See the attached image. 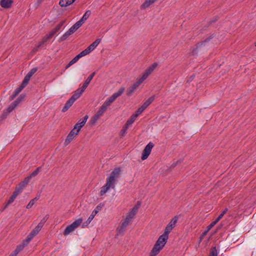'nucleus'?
I'll return each mask as SVG.
<instances>
[{
  "label": "nucleus",
  "mask_w": 256,
  "mask_h": 256,
  "mask_svg": "<svg viewBox=\"0 0 256 256\" xmlns=\"http://www.w3.org/2000/svg\"><path fill=\"white\" fill-rule=\"evenodd\" d=\"M82 218H79L74 221L72 224L67 226L64 232V234L67 236L70 233L73 232L82 223Z\"/></svg>",
  "instance_id": "obj_1"
},
{
  "label": "nucleus",
  "mask_w": 256,
  "mask_h": 256,
  "mask_svg": "<svg viewBox=\"0 0 256 256\" xmlns=\"http://www.w3.org/2000/svg\"><path fill=\"white\" fill-rule=\"evenodd\" d=\"M121 170L120 168H114L111 172L110 176L106 178V181H108L115 185L116 179L120 176Z\"/></svg>",
  "instance_id": "obj_2"
},
{
  "label": "nucleus",
  "mask_w": 256,
  "mask_h": 256,
  "mask_svg": "<svg viewBox=\"0 0 256 256\" xmlns=\"http://www.w3.org/2000/svg\"><path fill=\"white\" fill-rule=\"evenodd\" d=\"M106 109L104 106H102L97 111L96 114L93 116L90 119V122L92 124H94L96 121L100 119V118L106 112Z\"/></svg>",
  "instance_id": "obj_3"
},
{
  "label": "nucleus",
  "mask_w": 256,
  "mask_h": 256,
  "mask_svg": "<svg viewBox=\"0 0 256 256\" xmlns=\"http://www.w3.org/2000/svg\"><path fill=\"white\" fill-rule=\"evenodd\" d=\"M154 146V144L152 142H150L146 146L142 152V156L141 157L142 160H145L148 158Z\"/></svg>",
  "instance_id": "obj_4"
},
{
  "label": "nucleus",
  "mask_w": 256,
  "mask_h": 256,
  "mask_svg": "<svg viewBox=\"0 0 256 256\" xmlns=\"http://www.w3.org/2000/svg\"><path fill=\"white\" fill-rule=\"evenodd\" d=\"M80 131L77 129L74 128L70 132L68 136H67L64 145L67 146L69 144L70 142L78 134Z\"/></svg>",
  "instance_id": "obj_5"
},
{
  "label": "nucleus",
  "mask_w": 256,
  "mask_h": 256,
  "mask_svg": "<svg viewBox=\"0 0 256 256\" xmlns=\"http://www.w3.org/2000/svg\"><path fill=\"white\" fill-rule=\"evenodd\" d=\"M132 221V220H130L129 218L126 216L125 220L122 222L120 227L118 228V232L120 234L123 233L125 228L129 225Z\"/></svg>",
  "instance_id": "obj_6"
},
{
  "label": "nucleus",
  "mask_w": 256,
  "mask_h": 256,
  "mask_svg": "<svg viewBox=\"0 0 256 256\" xmlns=\"http://www.w3.org/2000/svg\"><path fill=\"white\" fill-rule=\"evenodd\" d=\"M88 118V115L85 116L82 119H80L78 121V122L75 124L74 128L80 131L82 128L86 124Z\"/></svg>",
  "instance_id": "obj_7"
},
{
  "label": "nucleus",
  "mask_w": 256,
  "mask_h": 256,
  "mask_svg": "<svg viewBox=\"0 0 256 256\" xmlns=\"http://www.w3.org/2000/svg\"><path fill=\"white\" fill-rule=\"evenodd\" d=\"M115 187V185L112 184L108 181H106V182L105 185L102 187L100 190V194L103 196L104 194L110 188H114Z\"/></svg>",
  "instance_id": "obj_8"
},
{
  "label": "nucleus",
  "mask_w": 256,
  "mask_h": 256,
  "mask_svg": "<svg viewBox=\"0 0 256 256\" xmlns=\"http://www.w3.org/2000/svg\"><path fill=\"white\" fill-rule=\"evenodd\" d=\"M140 83L137 80L134 84L130 86L126 90V94L128 96H131L133 92L138 88L140 85Z\"/></svg>",
  "instance_id": "obj_9"
},
{
  "label": "nucleus",
  "mask_w": 256,
  "mask_h": 256,
  "mask_svg": "<svg viewBox=\"0 0 256 256\" xmlns=\"http://www.w3.org/2000/svg\"><path fill=\"white\" fill-rule=\"evenodd\" d=\"M168 238L163 236L161 235L157 241L156 242V244L160 246L162 248H163L164 245L166 244Z\"/></svg>",
  "instance_id": "obj_10"
},
{
  "label": "nucleus",
  "mask_w": 256,
  "mask_h": 256,
  "mask_svg": "<svg viewBox=\"0 0 256 256\" xmlns=\"http://www.w3.org/2000/svg\"><path fill=\"white\" fill-rule=\"evenodd\" d=\"M84 90L82 87L80 88L77 89L70 98L76 101L81 96Z\"/></svg>",
  "instance_id": "obj_11"
},
{
  "label": "nucleus",
  "mask_w": 256,
  "mask_h": 256,
  "mask_svg": "<svg viewBox=\"0 0 256 256\" xmlns=\"http://www.w3.org/2000/svg\"><path fill=\"white\" fill-rule=\"evenodd\" d=\"M98 212V210H93L90 215V216L88 217V218L87 220L82 224V227L86 226H88L92 222V220H93V218L96 214Z\"/></svg>",
  "instance_id": "obj_12"
},
{
  "label": "nucleus",
  "mask_w": 256,
  "mask_h": 256,
  "mask_svg": "<svg viewBox=\"0 0 256 256\" xmlns=\"http://www.w3.org/2000/svg\"><path fill=\"white\" fill-rule=\"evenodd\" d=\"M162 248L160 246L155 244L150 252V256H156Z\"/></svg>",
  "instance_id": "obj_13"
},
{
  "label": "nucleus",
  "mask_w": 256,
  "mask_h": 256,
  "mask_svg": "<svg viewBox=\"0 0 256 256\" xmlns=\"http://www.w3.org/2000/svg\"><path fill=\"white\" fill-rule=\"evenodd\" d=\"M75 102L74 100L71 98L66 102L64 106L62 108V111L64 112H66L68 108L73 104L74 102Z\"/></svg>",
  "instance_id": "obj_14"
},
{
  "label": "nucleus",
  "mask_w": 256,
  "mask_h": 256,
  "mask_svg": "<svg viewBox=\"0 0 256 256\" xmlns=\"http://www.w3.org/2000/svg\"><path fill=\"white\" fill-rule=\"evenodd\" d=\"M75 102L74 100L71 98L66 102L64 106L62 108V111L64 112H66L68 108L73 104L74 102Z\"/></svg>",
  "instance_id": "obj_15"
},
{
  "label": "nucleus",
  "mask_w": 256,
  "mask_h": 256,
  "mask_svg": "<svg viewBox=\"0 0 256 256\" xmlns=\"http://www.w3.org/2000/svg\"><path fill=\"white\" fill-rule=\"evenodd\" d=\"M82 24L78 21L75 23L68 31L70 34L74 32L78 28H80Z\"/></svg>",
  "instance_id": "obj_16"
},
{
  "label": "nucleus",
  "mask_w": 256,
  "mask_h": 256,
  "mask_svg": "<svg viewBox=\"0 0 256 256\" xmlns=\"http://www.w3.org/2000/svg\"><path fill=\"white\" fill-rule=\"evenodd\" d=\"M12 3V0H1L0 2V4L2 7L4 8H10Z\"/></svg>",
  "instance_id": "obj_17"
},
{
  "label": "nucleus",
  "mask_w": 256,
  "mask_h": 256,
  "mask_svg": "<svg viewBox=\"0 0 256 256\" xmlns=\"http://www.w3.org/2000/svg\"><path fill=\"white\" fill-rule=\"evenodd\" d=\"M96 72H93L90 75L88 76V78H86V80L85 81V82H84L82 86L83 89L85 90L87 88V86H88V85L90 83V81L92 80Z\"/></svg>",
  "instance_id": "obj_18"
},
{
  "label": "nucleus",
  "mask_w": 256,
  "mask_h": 256,
  "mask_svg": "<svg viewBox=\"0 0 256 256\" xmlns=\"http://www.w3.org/2000/svg\"><path fill=\"white\" fill-rule=\"evenodd\" d=\"M101 40L100 38L96 39L94 42H93L87 48L90 52L92 51L100 44Z\"/></svg>",
  "instance_id": "obj_19"
},
{
  "label": "nucleus",
  "mask_w": 256,
  "mask_h": 256,
  "mask_svg": "<svg viewBox=\"0 0 256 256\" xmlns=\"http://www.w3.org/2000/svg\"><path fill=\"white\" fill-rule=\"evenodd\" d=\"M90 14L91 11L90 10H86L82 18L78 20L79 22L82 25L84 22L88 18Z\"/></svg>",
  "instance_id": "obj_20"
},
{
  "label": "nucleus",
  "mask_w": 256,
  "mask_h": 256,
  "mask_svg": "<svg viewBox=\"0 0 256 256\" xmlns=\"http://www.w3.org/2000/svg\"><path fill=\"white\" fill-rule=\"evenodd\" d=\"M25 87L26 86L22 84L18 88H16L14 90L13 94L10 96L11 100H14L16 96H17Z\"/></svg>",
  "instance_id": "obj_21"
},
{
  "label": "nucleus",
  "mask_w": 256,
  "mask_h": 256,
  "mask_svg": "<svg viewBox=\"0 0 256 256\" xmlns=\"http://www.w3.org/2000/svg\"><path fill=\"white\" fill-rule=\"evenodd\" d=\"M76 0H60L59 4L62 7H66L72 4Z\"/></svg>",
  "instance_id": "obj_22"
},
{
  "label": "nucleus",
  "mask_w": 256,
  "mask_h": 256,
  "mask_svg": "<svg viewBox=\"0 0 256 256\" xmlns=\"http://www.w3.org/2000/svg\"><path fill=\"white\" fill-rule=\"evenodd\" d=\"M156 0H146V1L141 6V9H144L148 8Z\"/></svg>",
  "instance_id": "obj_23"
},
{
  "label": "nucleus",
  "mask_w": 256,
  "mask_h": 256,
  "mask_svg": "<svg viewBox=\"0 0 256 256\" xmlns=\"http://www.w3.org/2000/svg\"><path fill=\"white\" fill-rule=\"evenodd\" d=\"M42 228V226L38 224V226H36L34 230H32V231L30 232V234L34 236H36L40 230Z\"/></svg>",
  "instance_id": "obj_24"
},
{
  "label": "nucleus",
  "mask_w": 256,
  "mask_h": 256,
  "mask_svg": "<svg viewBox=\"0 0 256 256\" xmlns=\"http://www.w3.org/2000/svg\"><path fill=\"white\" fill-rule=\"evenodd\" d=\"M42 228V226L38 224V226H36L34 230H32V231L30 232V234L34 236H36L40 230Z\"/></svg>",
  "instance_id": "obj_25"
},
{
  "label": "nucleus",
  "mask_w": 256,
  "mask_h": 256,
  "mask_svg": "<svg viewBox=\"0 0 256 256\" xmlns=\"http://www.w3.org/2000/svg\"><path fill=\"white\" fill-rule=\"evenodd\" d=\"M137 212H136V208H132L128 214L127 215V217L129 218L130 220H132V219L134 218L135 215L136 214Z\"/></svg>",
  "instance_id": "obj_26"
},
{
  "label": "nucleus",
  "mask_w": 256,
  "mask_h": 256,
  "mask_svg": "<svg viewBox=\"0 0 256 256\" xmlns=\"http://www.w3.org/2000/svg\"><path fill=\"white\" fill-rule=\"evenodd\" d=\"M157 64L156 63H154L152 65H151L146 70V72L148 74L150 75L152 72L153 70H154V69L157 66Z\"/></svg>",
  "instance_id": "obj_27"
},
{
  "label": "nucleus",
  "mask_w": 256,
  "mask_h": 256,
  "mask_svg": "<svg viewBox=\"0 0 256 256\" xmlns=\"http://www.w3.org/2000/svg\"><path fill=\"white\" fill-rule=\"evenodd\" d=\"M80 58L79 56L78 55H76L72 60L69 63L66 65V68H68L70 66L72 65L77 62L78 60Z\"/></svg>",
  "instance_id": "obj_28"
},
{
  "label": "nucleus",
  "mask_w": 256,
  "mask_h": 256,
  "mask_svg": "<svg viewBox=\"0 0 256 256\" xmlns=\"http://www.w3.org/2000/svg\"><path fill=\"white\" fill-rule=\"evenodd\" d=\"M137 116H136L134 114H133L130 118L127 120L126 122V125L129 126L130 124H132L136 120L137 118Z\"/></svg>",
  "instance_id": "obj_29"
},
{
  "label": "nucleus",
  "mask_w": 256,
  "mask_h": 256,
  "mask_svg": "<svg viewBox=\"0 0 256 256\" xmlns=\"http://www.w3.org/2000/svg\"><path fill=\"white\" fill-rule=\"evenodd\" d=\"M155 98V96H152L149 98L147 100H146L142 104L146 108L154 100Z\"/></svg>",
  "instance_id": "obj_30"
},
{
  "label": "nucleus",
  "mask_w": 256,
  "mask_h": 256,
  "mask_svg": "<svg viewBox=\"0 0 256 256\" xmlns=\"http://www.w3.org/2000/svg\"><path fill=\"white\" fill-rule=\"evenodd\" d=\"M218 222L216 220L212 222L209 226H208L206 230L204 232L202 236H205L207 232L215 225Z\"/></svg>",
  "instance_id": "obj_31"
},
{
  "label": "nucleus",
  "mask_w": 256,
  "mask_h": 256,
  "mask_svg": "<svg viewBox=\"0 0 256 256\" xmlns=\"http://www.w3.org/2000/svg\"><path fill=\"white\" fill-rule=\"evenodd\" d=\"M178 220V218L177 216H175L174 218H173L170 222H169V224H168V226H170V227L174 228L175 226V225L176 223L177 222Z\"/></svg>",
  "instance_id": "obj_32"
},
{
  "label": "nucleus",
  "mask_w": 256,
  "mask_h": 256,
  "mask_svg": "<svg viewBox=\"0 0 256 256\" xmlns=\"http://www.w3.org/2000/svg\"><path fill=\"white\" fill-rule=\"evenodd\" d=\"M172 228L170 227V226H168L167 225L165 228L164 232L162 234L163 236H165L167 238H168V234L170 232L172 231Z\"/></svg>",
  "instance_id": "obj_33"
},
{
  "label": "nucleus",
  "mask_w": 256,
  "mask_h": 256,
  "mask_svg": "<svg viewBox=\"0 0 256 256\" xmlns=\"http://www.w3.org/2000/svg\"><path fill=\"white\" fill-rule=\"evenodd\" d=\"M32 76H30V74H28L25 76L22 82V84L24 86H26L28 84V83L30 78H31Z\"/></svg>",
  "instance_id": "obj_34"
},
{
  "label": "nucleus",
  "mask_w": 256,
  "mask_h": 256,
  "mask_svg": "<svg viewBox=\"0 0 256 256\" xmlns=\"http://www.w3.org/2000/svg\"><path fill=\"white\" fill-rule=\"evenodd\" d=\"M16 102H12L10 105L6 109V112L8 113L12 111V110L16 106Z\"/></svg>",
  "instance_id": "obj_35"
},
{
  "label": "nucleus",
  "mask_w": 256,
  "mask_h": 256,
  "mask_svg": "<svg viewBox=\"0 0 256 256\" xmlns=\"http://www.w3.org/2000/svg\"><path fill=\"white\" fill-rule=\"evenodd\" d=\"M218 250L216 247H212L210 250V256H218Z\"/></svg>",
  "instance_id": "obj_36"
},
{
  "label": "nucleus",
  "mask_w": 256,
  "mask_h": 256,
  "mask_svg": "<svg viewBox=\"0 0 256 256\" xmlns=\"http://www.w3.org/2000/svg\"><path fill=\"white\" fill-rule=\"evenodd\" d=\"M38 199V198L36 197L35 198L30 200L29 203L27 204L26 208H30L32 207V206L34 204V202Z\"/></svg>",
  "instance_id": "obj_37"
},
{
  "label": "nucleus",
  "mask_w": 256,
  "mask_h": 256,
  "mask_svg": "<svg viewBox=\"0 0 256 256\" xmlns=\"http://www.w3.org/2000/svg\"><path fill=\"white\" fill-rule=\"evenodd\" d=\"M70 35L71 34L68 33V31H67L58 40L59 42H61L66 40Z\"/></svg>",
  "instance_id": "obj_38"
},
{
  "label": "nucleus",
  "mask_w": 256,
  "mask_h": 256,
  "mask_svg": "<svg viewBox=\"0 0 256 256\" xmlns=\"http://www.w3.org/2000/svg\"><path fill=\"white\" fill-rule=\"evenodd\" d=\"M124 91V88L122 87L120 88L116 92L113 94L115 95V96L117 98L119 96H120Z\"/></svg>",
  "instance_id": "obj_39"
},
{
  "label": "nucleus",
  "mask_w": 256,
  "mask_h": 256,
  "mask_svg": "<svg viewBox=\"0 0 256 256\" xmlns=\"http://www.w3.org/2000/svg\"><path fill=\"white\" fill-rule=\"evenodd\" d=\"M34 237V236L33 235H32V234L30 233L28 236L26 237V240L24 241V244H28L30 242L32 239V238Z\"/></svg>",
  "instance_id": "obj_40"
},
{
  "label": "nucleus",
  "mask_w": 256,
  "mask_h": 256,
  "mask_svg": "<svg viewBox=\"0 0 256 256\" xmlns=\"http://www.w3.org/2000/svg\"><path fill=\"white\" fill-rule=\"evenodd\" d=\"M34 237V236L33 235H32V234L30 233L28 236L26 237V240L24 241V244H28L30 242L32 239V238Z\"/></svg>",
  "instance_id": "obj_41"
},
{
  "label": "nucleus",
  "mask_w": 256,
  "mask_h": 256,
  "mask_svg": "<svg viewBox=\"0 0 256 256\" xmlns=\"http://www.w3.org/2000/svg\"><path fill=\"white\" fill-rule=\"evenodd\" d=\"M149 75L146 72L143 74L142 76L138 80V81L141 84L144 80H145Z\"/></svg>",
  "instance_id": "obj_42"
},
{
  "label": "nucleus",
  "mask_w": 256,
  "mask_h": 256,
  "mask_svg": "<svg viewBox=\"0 0 256 256\" xmlns=\"http://www.w3.org/2000/svg\"><path fill=\"white\" fill-rule=\"evenodd\" d=\"M90 53V52L88 50V49L86 48V49H85L84 50H82V52H81L79 54H78V56H79V57L80 58L82 56H84L87 54H88Z\"/></svg>",
  "instance_id": "obj_43"
},
{
  "label": "nucleus",
  "mask_w": 256,
  "mask_h": 256,
  "mask_svg": "<svg viewBox=\"0 0 256 256\" xmlns=\"http://www.w3.org/2000/svg\"><path fill=\"white\" fill-rule=\"evenodd\" d=\"M146 108L145 106L142 105L140 108H139L138 110L134 114L138 116L140 115L142 112L144 111V110Z\"/></svg>",
  "instance_id": "obj_44"
},
{
  "label": "nucleus",
  "mask_w": 256,
  "mask_h": 256,
  "mask_svg": "<svg viewBox=\"0 0 256 256\" xmlns=\"http://www.w3.org/2000/svg\"><path fill=\"white\" fill-rule=\"evenodd\" d=\"M41 169V167L40 166H39L38 168H36V170L34 171L30 176H29L30 177V178H32V177H34L35 176H36L38 173L40 171Z\"/></svg>",
  "instance_id": "obj_45"
},
{
  "label": "nucleus",
  "mask_w": 256,
  "mask_h": 256,
  "mask_svg": "<svg viewBox=\"0 0 256 256\" xmlns=\"http://www.w3.org/2000/svg\"><path fill=\"white\" fill-rule=\"evenodd\" d=\"M44 42L41 40L33 48L32 51L36 52L39 49V48L43 45Z\"/></svg>",
  "instance_id": "obj_46"
},
{
  "label": "nucleus",
  "mask_w": 256,
  "mask_h": 256,
  "mask_svg": "<svg viewBox=\"0 0 256 256\" xmlns=\"http://www.w3.org/2000/svg\"><path fill=\"white\" fill-rule=\"evenodd\" d=\"M25 97V95L24 94H20L18 98L14 100V102H16V106H18L23 100L24 99Z\"/></svg>",
  "instance_id": "obj_47"
},
{
  "label": "nucleus",
  "mask_w": 256,
  "mask_h": 256,
  "mask_svg": "<svg viewBox=\"0 0 256 256\" xmlns=\"http://www.w3.org/2000/svg\"><path fill=\"white\" fill-rule=\"evenodd\" d=\"M54 35L51 32H50L48 34L44 37L42 40L44 43L48 40L51 38Z\"/></svg>",
  "instance_id": "obj_48"
},
{
  "label": "nucleus",
  "mask_w": 256,
  "mask_h": 256,
  "mask_svg": "<svg viewBox=\"0 0 256 256\" xmlns=\"http://www.w3.org/2000/svg\"><path fill=\"white\" fill-rule=\"evenodd\" d=\"M228 210V208H224V210L222 211V212L220 214V216L216 218V219L215 220L218 222L223 217L224 214L227 212Z\"/></svg>",
  "instance_id": "obj_49"
},
{
  "label": "nucleus",
  "mask_w": 256,
  "mask_h": 256,
  "mask_svg": "<svg viewBox=\"0 0 256 256\" xmlns=\"http://www.w3.org/2000/svg\"><path fill=\"white\" fill-rule=\"evenodd\" d=\"M48 218H49V215L46 214L44 217L41 220V221L38 224H40V226H43L44 223L46 222V220L48 219Z\"/></svg>",
  "instance_id": "obj_50"
},
{
  "label": "nucleus",
  "mask_w": 256,
  "mask_h": 256,
  "mask_svg": "<svg viewBox=\"0 0 256 256\" xmlns=\"http://www.w3.org/2000/svg\"><path fill=\"white\" fill-rule=\"evenodd\" d=\"M16 198H15L14 196V197L13 196H12L10 198V199L8 200V202L6 203V206H4V209H5L6 208L8 207V206L12 204L14 200V199Z\"/></svg>",
  "instance_id": "obj_51"
},
{
  "label": "nucleus",
  "mask_w": 256,
  "mask_h": 256,
  "mask_svg": "<svg viewBox=\"0 0 256 256\" xmlns=\"http://www.w3.org/2000/svg\"><path fill=\"white\" fill-rule=\"evenodd\" d=\"M26 186L24 185V184L23 183H22V182H20L19 184L18 185V186H17L16 187V188L18 190H20L21 192H22L24 188Z\"/></svg>",
  "instance_id": "obj_52"
},
{
  "label": "nucleus",
  "mask_w": 256,
  "mask_h": 256,
  "mask_svg": "<svg viewBox=\"0 0 256 256\" xmlns=\"http://www.w3.org/2000/svg\"><path fill=\"white\" fill-rule=\"evenodd\" d=\"M112 103L109 102L107 99L102 104L103 106H104L106 109H107L108 107L110 106Z\"/></svg>",
  "instance_id": "obj_53"
},
{
  "label": "nucleus",
  "mask_w": 256,
  "mask_h": 256,
  "mask_svg": "<svg viewBox=\"0 0 256 256\" xmlns=\"http://www.w3.org/2000/svg\"><path fill=\"white\" fill-rule=\"evenodd\" d=\"M112 103L109 102L107 99L102 104L103 106H104L106 109H107L108 107L110 106Z\"/></svg>",
  "instance_id": "obj_54"
},
{
  "label": "nucleus",
  "mask_w": 256,
  "mask_h": 256,
  "mask_svg": "<svg viewBox=\"0 0 256 256\" xmlns=\"http://www.w3.org/2000/svg\"><path fill=\"white\" fill-rule=\"evenodd\" d=\"M116 98L115 96V95L112 94L110 97L108 98L107 100L110 102L112 103Z\"/></svg>",
  "instance_id": "obj_55"
},
{
  "label": "nucleus",
  "mask_w": 256,
  "mask_h": 256,
  "mask_svg": "<svg viewBox=\"0 0 256 256\" xmlns=\"http://www.w3.org/2000/svg\"><path fill=\"white\" fill-rule=\"evenodd\" d=\"M30 177L28 176L22 182H21L22 183H23L24 184V185L26 186V185L29 182V181L30 180Z\"/></svg>",
  "instance_id": "obj_56"
},
{
  "label": "nucleus",
  "mask_w": 256,
  "mask_h": 256,
  "mask_svg": "<svg viewBox=\"0 0 256 256\" xmlns=\"http://www.w3.org/2000/svg\"><path fill=\"white\" fill-rule=\"evenodd\" d=\"M20 192H22L20 190H18L16 188V190H15L14 191L13 194L12 196H14H14L15 198H16L18 195L20 194Z\"/></svg>",
  "instance_id": "obj_57"
},
{
  "label": "nucleus",
  "mask_w": 256,
  "mask_h": 256,
  "mask_svg": "<svg viewBox=\"0 0 256 256\" xmlns=\"http://www.w3.org/2000/svg\"><path fill=\"white\" fill-rule=\"evenodd\" d=\"M37 68H34L31 70L30 72H28V74H30V76H32L36 72Z\"/></svg>",
  "instance_id": "obj_58"
},
{
  "label": "nucleus",
  "mask_w": 256,
  "mask_h": 256,
  "mask_svg": "<svg viewBox=\"0 0 256 256\" xmlns=\"http://www.w3.org/2000/svg\"><path fill=\"white\" fill-rule=\"evenodd\" d=\"M64 23V22H62L60 23L57 25V26L55 28L58 31L63 25Z\"/></svg>",
  "instance_id": "obj_59"
},
{
  "label": "nucleus",
  "mask_w": 256,
  "mask_h": 256,
  "mask_svg": "<svg viewBox=\"0 0 256 256\" xmlns=\"http://www.w3.org/2000/svg\"><path fill=\"white\" fill-rule=\"evenodd\" d=\"M24 246H26V244H24V243L23 242V244H20L19 246H18L16 248V250H19V252L24 248Z\"/></svg>",
  "instance_id": "obj_60"
},
{
  "label": "nucleus",
  "mask_w": 256,
  "mask_h": 256,
  "mask_svg": "<svg viewBox=\"0 0 256 256\" xmlns=\"http://www.w3.org/2000/svg\"><path fill=\"white\" fill-rule=\"evenodd\" d=\"M128 126L126 124V126L123 128V129L121 131L122 135H124L126 132Z\"/></svg>",
  "instance_id": "obj_61"
},
{
  "label": "nucleus",
  "mask_w": 256,
  "mask_h": 256,
  "mask_svg": "<svg viewBox=\"0 0 256 256\" xmlns=\"http://www.w3.org/2000/svg\"><path fill=\"white\" fill-rule=\"evenodd\" d=\"M19 252V250L16 249L12 254H11L12 255V256H16L18 253Z\"/></svg>",
  "instance_id": "obj_62"
},
{
  "label": "nucleus",
  "mask_w": 256,
  "mask_h": 256,
  "mask_svg": "<svg viewBox=\"0 0 256 256\" xmlns=\"http://www.w3.org/2000/svg\"><path fill=\"white\" fill-rule=\"evenodd\" d=\"M140 202H138V204L132 208H136V212H137L138 208H140Z\"/></svg>",
  "instance_id": "obj_63"
},
{
  "label": "nucleus",
  "mask_w": 256,
  "mask_h": 256,
  "mask_svg": "<svg viewBox=\"0 0 256 256\" xmlns=\"http://www.w3.org/2000/svg\"><path fill=\"white\" fill-rule=\"evenodd\" d=\"M57 32H58L57 30L56 29V28H54L50 32H51L54 36Z\"/></svg>",
  "instance_id": "obj_64"
}]
</instances>
